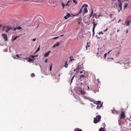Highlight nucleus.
Wrapping results in <instances>:
<instances>
[{
  "label": "nucleus",
  "mask_w": 131,
  "mask_h": 131,
  "mask_svg": "<svg viewBox=\"0 0 131 131\" xmlns=\"http://www.w3.org/2000/svg\"><path fill=\"white\" fill-rule=\"evenodd\" d=\"M118 1L119 2L118 3V4L117 5V3H114V4L115 5V6H114L115 8H116L118 7V8H117L118 9L119 8H120V10H121L122 9V4L121 2V0H118Z\"/></svg>",
  "instance_id": "obj_1"
},
{
  "label": "nucleus",
  "mask_w": 131,
  "mask_h": 131,
  "mask_svg": "<svg viewBox=\"0 0 131 131\" xmlns=\"http://www.w3.org/2000/svg\"><path fill=\"white\" fill-rule=\"evenodd\" d=\"M101 118V116L100 115L97 116L95 117L94 118V123L95 124L97 123L100 121Z\"/></svg>",
  "instance_id": "obj_2"
},
{
  "label": "nucleus",
  "mask_w": 131,
  "mask_h": 131,
  "mask_svg": "<svg viewBox=\"0 0 131 131\" xmlns=\"http://www.w3.org/2000/svg\"><path fill=\"white\" fill-rule=\"evenodd\" d=\"M94 104L98 105L99 104V105H97L96 107V108L97 109H99L100 107H102L103 105V103H101V101H98L97 102H95L93 103Z\"/></svg>",
  "instance_id": "obj_3"
},
{
  "label": "nucleus",
  "mask_w": 131,
  "mask_h": 131,
  "mask_svg": "<svg viewBox=\"0 0 131 131\" xmlns=\"http://www.w3.org/2000/svg\"><path fill=\"white\" fill-rule=\"evenodd\" d=\"M2 36L5 41H7L8 40V38L7 35L6 34H3L2 35Z\"/></svg>",
  "instance_id": "obj_4"
},
{
  "label": "nucleus",
  "mask_w": 131,
  "mask_h": 131,
  "mask_svg": "<svg viewBox=\"0 0 131 131\" xmlns=\"http://www.w3.org/2000/svg\"><path fill=\"white\" fill-rule=\"evenodd\" d=\"M125 116L124 113L123 111H121V118L124 119L125 118Z\"/></svg>",
  "instance_id": "obj_5"
},
{
  "label": "nucleus",
  "mask_w": 131,
  "mask_h": 131,
  "mask_svg": "<svg viewBox=\"0 0 131 131\" xmlns=\"http://www.w3.org/2000/svg\"><path fill=\"white\" fill-rule=\"evenodd\" d=\"M6 28H7V29L6 30V32H8L9 30L12 29V27L10 26H6Z\"/></svg>",
  "instance_id": "obj_6"
},
{
  "label": "nucleus",
  "mask_w": 131,
  "mask_h": 131,
  "mask_svg": "<svg viewBox=\"0 0 131 131\" xmlns=\"http://www.w3.org/2000/svg\"><path fill=\"white\" fill-rule=\"evenodd\" d=\"M71 16L70 13H68L65 16H64V18L65 19H67L68 18H69Z\"/></svg>",
  "instance_id": "obj_7"
},
{
  "label": "nucleus",
  "mask_w": 131,
  "mask_h": 131,
  "mask_svg": "<svg viewBox=\"0 0 131 131\" xmlns=\"http://www.w3.org/2000/svg\"><path fill=\"white\" fill-rule=\"evenodd\" d=\"M51 52V51H49L47 52L46 53H45L44 55V56L45 57H47L49 56V53Z\"/></svg>",
  "instance_id": "obj_8"
},
{
  "label": "nucleus",
  "mask_w": 131,
  "mask_h": 131,
  "mask_svg": "<svg viewBox=\"0 0 131 131\" xmlns=\"http://www.w3.org/2000/svg\"><path fill=\"white\" fill-rule=\"evenodd\" d=\"M88 12L87 8L85 7L84 9L83 14L85 15V13Z\"/></svg>",
  "instance_id": "obj_9"
},
{
  "label": "nucleus",
  "mask_w": 131,
  "mask_h": 131,
  "mask_svg": "<svg viewBox=\"0 0 131 131\" xmlns=\"http://www.w3.org/2000/svg\"><path fill=\"white\" fill-rule=\"evenodd\" d=\"M131 21H130L128 20L127 21H126L125 22V24L126 23V26H129V24H130V23Z\"/></svg>",
  "instance_id": "obj_10"
},
{
  "label": "nucleus",
  "mask_w": 131,
  "mask_h": 131,
  "mask_svg": "<svg viewBox=\"0 0 131 131\" xmlns=\"http://www.w3.org/2000/svg\"><path fill=\"white\" fill-rule=\"evenodd\" d=\"M93 29H95V27L97 25V23L95 24V22L94 21L93 23Z\"/></svg>",
  "instance_id": "obj_11"
},
{
  "label": "nucleus",
  "mask_w": 131,
  "mask_h": 131,
  "mask_svg": "<svg viewBox=\"0 0 131 131\" xmlns=\"http://www.w3.org/2000/svg\"><path fill=\"white\" fill-rule=\"evenodd\" d=\"M74 131H83L81 129L77 128L74 129Z\"/></svg>",
  "instance_id": "obj_12"
},
{
  "label": "nucleus",
  "mask_w": 131,
  "mask_h": 131,
  "mask_svg": "<svg viewBox=\"0 0 131 131\" xmlns=\"http://www.w3.org/2000/svg\"><path fill=\"white\" fill-rule=\"evenodd\" d=\"M83 97H84V99H86L90 100V99H91V98L90 97H87V96H84Z\"/></svg>",
  "instance_id": "obj_13"
},
{
  "label": "nucleus",
  "mask_w": 131,
  "mask_h": 131,
  "mask_svg": "<svg viewBox=\"0 0 131 131\" xmlns=\"http://www.w3.org/2000/svg\"><path fill=\"white\" fill-rule=\"evenodd\" d=\"M75 76V75H73V77H72V78L71 80V81H70V83L71 84L72 83V81L73 80Z\"/></svg>",
  "instance_id": "obj_14"
},
{
  "label": "nucleus",
  "mask_w": 131,
  "mask_h": 131,
  "mask_svg": "<svg viewBox=\"0 0 131 131\" xmlns=\"http://www.w3.org/2000/svg\"><path fill=\"white\" fill-rule=\"evenodd\" d=\"M19 36H16L13 38V39H12V41H14V40H16L17 39V38H18V37Z\"/></svg>",
  "instance_id": "obj_15"
},
{
  "label": "nucleus",
  "mask_w": 131,
  "mask_h": 131,
  "mask_svg": "<svg viewBox=\"0 0 131 131\" xmlns=\"http://www.w3.org/2000/svg\"><path fill=\"white\" fill-rule=\"evenodd\" d=\"M60 43L59 42H57L55 44L57 47L59 46L60 45Z\"/></svg>",
  "instance_id": "obj_16"
},
{
  "label": "nucleus",
  "mask_w": 131,
  "mask_h": 131,
  "mask_svg": "<svg viewBox=\"0 0 131 131\" xmlns=\"http://www.w3.org/2000/svg\"><path fill=\"white\" fill-rule=\"evenodd\" d=\"M99 131H105L104 128L102 127L100 128L99 130Z\"/></svg>",
  "instance_id": "obj_17"
},
{
  "label": "nucleus",
  "mask_w": 131,
  "mask_h": 131,
  "mask_svg": "<svg viewBox=\"0 0 131 131\" xmlns=\"http://www.w3.org/2000/svg\"><path fill=\"white\" fill-rule=\"evenodd\" d=\"M61 5L62 6L63 9L64 8V7L65 6V5L64 3L63 2H62Z\"/></svg>",
  "instance_id": "obj_18"
},
{
  "label": "nucleus",
  "mask_w": 131,
  "mask_h": 131,
  "mask_svg": "<svg viewBox=\"0 0 131 131\" xmlns=\"http://www.w3.org/2000/svg\"><path fill=\"white\" fill-rule=\"evenodd\" d=\"M85 7L87 8L88 7V5L86 4H84L82 5V7Z\"/></svg>",
  "instance_id": "obj_19"
},
{
  "label": "nucleus",
  "mask_w": 131,
  "mask_h": 131,
  "mask_svg": "<svg viewBox=\"0 0 131 131\" xmlns=\"http://www.w3.org/2000/svg\"><path fill=\"white\" fill-rule=\"evenodd\" d=\"M6 28V26H4L3 27V28L2 29V31H4L5 30V28Z\"/></svg>",
  "instance_id": "obj_20"
},
{
  "label": "nucleus",
  "mask_w": 131,
  "mask_h": 131,
  "mask_svg": "<svg viewBox=\"0 0 131 131\" xmlns=\"http://www.w3.org/2000/svg\"><path fill=\"white\" fill-rule=\"evenodd\" d=\"M67 61H66V62L65 65V67L66 68H67L68 66V64H67Z\"/></svg>",
  "instance_id": "obj_21"
},
{
  "label": "nucleus",
  "mask_w": 131,
  "mask_h": 131,
  "mask_svg": "<svg viewBox=\"0 0 131 131\" xmlns=\"http://www.w3.org/2000/svg\"><path fill=\"white\" fill-rule=\"evenodd\" d=\"M84 76L83 74H81L80 76V79H81L84 77Z\"/></svg>",
  "instance_id": "obj_22"
},
{
  "label": "nucleus",
  "mask_w": 131,
  "mask_h": 131,
  "mask_svg": "<svg viewBox=\"0 0 131 131\" xmlns=\"http://www.w3.org/2000/svg\"><path fill=\"white\" fill-rule=\"evenodd\" d=\"M128 6V4L127 3L125 4L124 6V8H126Z\"/></svg>",
  "instance_id": "obj_23"
},
{
  "label": "nucleus",
  "mask_w": 131,
  "mask_h": 131,
  "mask_svg": "<svg viewBox=\"0 0 131 131\" xmlns=\"http://www.w3.org/2000/svg\"><path fill=\"white\" fill-rule=\"evenodd\" d=\"M52 63H51V65L50 66V70L51 71L52 70Z\"/></svg>",
  "instance_id": "obj_24"
},
{
  "label": "nucleus",
  "mask_w": 131,
  "mask_h": 131,
  "mask_svg": "<svg viewBox=\"0 0 131 131\" xmlns=\"http://www.w3.org/2000/svg\"><path fill=\"white\" fill-rule=\"evenodd\" d=\"M31 76L32 77H35V74L32 73L31 74Z\"/></svg>",
  "instance_id": "obj_25"
},
{
  "label": "nucleus",
  "mask_w": 131,
  "mask_h": 131,
  "mask_svg": "<svg viewBox=\"0 0 131 131\" xmlns=\"http://www.w3.org/2000/svg\"><path fill=\"white\" fill-rule=\"evenodd\" d=\"M28 58V59H29V60H28V62L31 61L32 60V59H31L30 58L28 57V58Z\"/></svg>",
  "instance_id": "obj_26"
},
{
  "label": "nucleus",
  "mask_w": 131,
  "mask_h": 131,
  "mask_svg": "<svg viewBox=\"0 0 131 131\" xmlns=\"http://www.w3.org/2000/svg\"><path fill=\"white\" fill-rule=\"evenodd\" d=\"M114 111L115 112V113H116L117 114H119V111H116L114 110Z\"/></svg>",
  "instance_id": "obj_27"
},
{
  "label": "nucleus",
  "mask_w": 131,
  "mask_h": 131,
  "mask_svg": "<svg viewBox=\"0 0 131 131\" xmlns=\"http://www.w3.org/2000/svg\"><path fill=\"white\" fill-rule=\"evenodd\" d=\"M16 28L17 29L20 30L21 29H22V28L20 26H19Z\"/></svg>",
  "instance_id": "obj_28"
},
{
  "label": "nucleus",
  "mask_w": 131,
  "mask_h": 131,
  "mask_svg": "<svg viewBox=\"0 0 131 131\" xmlns=\"http://www.w3.org/2000/svg\"><path fill=\"white\" fill-rule=\"evenodd\" d=\"M72 1H73V2H74L75 4H76L78 3L75 0H72Z\"/></svg>",
  "instance_id": "obj_29"
},
{
  "label": "nucleus",
  "mask_w": 131,
  "mask_h": 131,
  "mask_svg": "<svg viewBox=\"0 0 131 131\" xmlns=\"http://www.w3.org/2000/svg\"><path fill=\"white\" fill-rule=\"evenodd\" d=\"M80 92L81 93H82V94H83L84 95L85 94V92L83 91H81Z\"/></svg>",
  "instance_id": "obj_30"
},
{
  "label": "nucleus",
  "mask_w": 131,
  "mask_h": 131,
  "mask_svg": "<svg viewBox=\"0 0 131 131\" xmlns=\"http://www.w3.org/2000/svg\"><path fill=\"white\" fill-rule=\"evenodd\" d=\"M40 46L39 45V47L37 48V49L36 50L37 51H38L40 50Z\"/></svg>",
  "instance_id": "obj_31"
},
{
  "label": "nucleus",
  "mask_w": 131,
  "mask_h": 131,
  "mask_svg": "<svg viewBox=\"0 0 131 131\" xmlns=\"http://www.w3.org/2000/svg\"><path fill=\"white\" fill-rule=\"evenodd\" d=\"M94 29H92V32H93V36L94 34V32H95V31H94Z\"/></svg>",
  "instance_id": "obj_32"
},
{
  "label": "nucleus",
  "mask_w": 131,
  "mask_h": 131,
  "mask_svg": "<svg viewBox=\"0 0 131 131\" xmlns=\"http://www.w3.org/2000/svg\"><path fill=\"white\" fill-rule=\"evenodd\" d=\"M101 34H103L102 31H101L99 32L98 33V34L99 35H100Z\"/></svg>",
  "instance_id": "obj_33"
},
{
  "label": "nucleus",
  "mask_w": 131,
  "mask_h": 131,
  "mask_svg": "<svg viewBox=\"0 0 131 131\" xmlns=\"http://www.w3.org/2000/svg\"><path fill=\"white\" fill-rule=\"evenodd\" d=\"M82 12V9H81L79 12L78 13V14H81Z\"/></svg>",
  "instance_id": "obj_34"
},
{
  "label": "nucleus",
  "mask_w": 131,
  "mask_h": 131,
  "mask_svg": "<svg viewBox=\"0 0 131 131\" xmlns=\"http://www.w3.org/2000/svg\"><path fill=\"white\" fill-rule=\"evenodd\" d=\"M71 15H72L73 16H77V15H78L79 14H78V13H77L75 15H73V14H71Z\"/></svg>",
  "instance_id": "obj_35"
},
{
  "label": "nucleus",
  "mask_w": 131,
  "mask_h": 131,
  "mask_svg": "<svg viewBox=\"0 0 131 131\" xmlns=\"http://www.w3.org/2000/svg\"><path fill=\"white\" fill-rule=\"evenodd\" d=\"M93 9H92L91 11V15H92L93 14Z\"/></svg>",
  "instance_id": "obj_36"
},
{
  "label": "nucleus",
  "mask_w": 131,
  "mask_h": 131,
  "mask_svg": "<svg viewBox=\"0 0 131 131\" xmlns=\"http://www.w3.org/2000/svg\"><path fill=\"white\" fill-rule=\"evenodd\" d=\"M88 43H89L88 42H87V46H86V49H87L88 48H87V47H90V46L88 45Z\"/></svg>",
  "instance_id": "obj_37"
},
{
  "label": "nucleus",
  "mask_w": 131,
  "mask_h": 131,
  "mask_svg": "<svg viewBox=\"0 0 131 131\" xmlns=\"http://www.w3.org/2000/svg\"><path fill=\"white\" fill-rule=\"evenodd\" d=\"M120 53V51H118L117 52V53H116V56H117V55H118V54H119Z\"/></svg>",
  "instance_id": "obj_38"
},
{
  "label": "nucleus",
  "mask_w": 131,
  "mask_h": 131,
  "mask_svg": "<svg viewBox=\"0 0 131 131\" xmlns=\"http://www.w3.org/2000/svg\"><path fill=\"white\" fill-rule=\"evenodd\" d=\"M59 37H54L53 38H52L53 39H56L57 38H59Z\"/></svg>",
  "instance_id": "obj_39"
},
{
  "label": "nucleus",
  "mask_w": 131,
  "mask_h": 131,
  "mask_svg": "<svg viewBox=\"0 0 131 131\" xmlns=\"http://www.w3.org/2000/svg\"><path fill=\"white\" fill-rule=\"evenodd\" d=\"M30 57L32 58H35L34 55H31L30 56Z\"/></svg>",
  "instance_id": "obj_40"
},
{
  "label": "nucleus",
  "mask_w": 131,
  "mask_h": 131,
  "mask_svg": "<svg viewBox=\"0 0 131 131\" xmlns=\"http://www.w3.org/2000/svg\"><path fill=\"white\" fill-rule=\"evenodd\" d=\"M79 68V66H78V67L76 69L74 70V71H75L76 70H77V69H78Z\"/></svg>",
  "instance_id": "obj_41"
},
{
  "label": "nucleus",
  "mask_w": 131,
  "mask_h": 131,
  "mask_svg": "<svg viewBox=\"0 0 131 131\" xmlns=\"http://www.w3.org/2000/svg\"><path fill=\"white\" fill-rule=\"evenodd\" d=\"M97 82L99 83L100 82V81H99V79H98L97 80Z\"/></svg>",
  "instance_id": "obj_42"
},
{
  "label": "nucleus",
  "mask_w": 131,
  "mask_h": 131,
  "mask_svg": "<svg viewBox=\"0 0 131 131\" xmlns=\"http://www.w3.org/2000/svg\"><path fill=\"white\" fill-rule=\"evenodd\" d=\"M112 15L113 14H110L109 15L110 16L111 18H112Z\"/></svg>",
  "instance_id": "obj_43"
},
{
  "label": "nucleus",
  "mask_w": 131,
  "mask_h": 131,
  "mask_svg": "<svg viewBox=\"0 0 131 131\" xmlns=\"http://www.w3.org/2000/svg\"><path fill=\"white\" fill-rule=\"evenodd\" d=\"M71 57H70V60L69 61H72L74 59H71Z\"/></svg>",
  "instance_id": "obj_44"
},
{
  "label": "nucleus",
  "mask_w": 131,
  "mask_h": 131,
  "mask_svg": "<svg viewBox=\"0 0 131 131\" xmlns=\"http://www.w3.org/2000/svg\"><path fill=\"white\" fill-rule=\"evenodd\" d=\"M108 59L110 60V61H111V59H112V60H113V58H108Z\"/></svg>",
  "instance_id": "obj_45"
},
{
  "label": "nucleus",
  "mask_w": 131,
  "mask_h": 131,
  "mask_svg": "<svg viewBox=\"0 0 131 131\" xmlns=\"http://www.w3.org/2000/svg\"><path fill=\"white\" fill-rule=\"evenodd\" d=\"M103 127H104L106 126V125L104 123L103 124Z\"/></svg>",
  "instance_id": "obj_46"
},
{
  "label": "nucleus",
  "mask_w": 131,
  "mask_h": 131,
  "mask_svg": "<svg viewBox=\"0 0 131 131\" xmlns=\"http://www.w3.org/2000/svg\"><path fill=\"white\" fill-rule=\"evenodd\" d=\"M96 14H93V17H94V16H95V17L96 16Z\"/></svg>",
  "instance_id": "obj_47"
},
{
  "label": "nucleus",
  "mask_w": 131,
  "mask_h": 131,
  "mask_svg": "<svg viewBox=\"0 0 131 131\" xmlns=\"http://www.w3.org/2000/svg\"><path fill=\"white\" fill-rule=\"evenodd\" d=\"M106 55H107V53H106L104 54V57L105 58H106Z\"/></svg>",
  "instance_id": "obj_48"
},
{
  "label": "nucleus",
  "mask_w": 131,
  "mask_h": 131,
  "mask_svg": "<svg viewBox=\"0 0 131 131\" xmlns=\"http://www.w3.org/2000/svg\"><path fill=\"white\" fill-rule=\"evenodd\" d=\"M56 45L55 44L52 47H53V48H55V47H56Z\"/></svg>",
  "instance_id": "obj_49"
},
{
  "label": "nucleus",
  "mask_w": 131,
  "mask_h": 131,
  "mask_svg": "<svg viewBox=\"0 0 131 131\" xmlns=\"http://www.w3.org/2000/svg\"><path fill=\"white\" fill-rule=\"evenodd\" d=\"M36 38H34L32 39V41H35L36 40Z\"/></svg>",
  "instance_id": "obj_50"
},
{
  "label": "nucleus",
  "mask_w": 131,
  "mask_h": 131,
  "mask_svg": "<svg viewBox=\"0 0 131 131\" xmlns=\"http://www.w3.org/2000/svg\"><path fill=\"white\" fill-rule=\"evenodd\" d=\"M107 29L106 28L104 30V32H105L107 30Z\"/></svg>",
  "instance_id": "obj_51"
},
{
  "label": "nucleus",
  "mask_w": 131,
  "mask_h": 131,
  "mask_svg": "<svg viewBox=\"0 0 131 131\" xmlns=\"http://www.w3.org/2000/svg\"><path fill=\"white\" fill-rule=\"evenodd\" d=\"M112 51V50H110V51H108V52H107V53H108V54H109V53H110V52H111V51Z\"/></svg>",
  "instance_id": "obj_52"
},
{
  "label": "nucleus",
  "mask_w": 131,
  "mask_h": 131,
  "mask_svg": "<svg viewBox=\"0 0 131 131\" xmlns=\"http://www.w3.org/2000/svg\"><path fill=\"white\" fill-rule=\"evenodd\" d=\"M47 59H46L45 60V62L46 63H47Z\"/></svg>",
  "instance_id": "obj_53"
},
{
  "label": "nucleus",
  "mask_w": 131,
  "mask_h": 131,
  "mask_svg": "<svg viewBox=\"0 0 131 131\" xmlns=\"http://www.w3.org/2000/svg\"><path fill=\"white\" fill-rule=\"evenodd\" d=\"M121 21V19H119V21L118 22V23H119V22Z\"/></svg>",
  "instance_id": "obj_54"
},
{
  "label": "nucleus",
  "mask_w": 131,
  "mask_h": 131,
  "mask_svg": "<svg viewBox=\"0 0 131 131\" xmlns=\"http://www.w3.org/2000/svg\"><path fill=\"white\" fill-rule=\"evenodd\" d=\"M16 56L18 58H19V54H17L16 55Z\"/></svg>",
  "instance_id": "obj_55"
},
{
  "label": "nucleus",
  "mask_w": 131,
  "mask_h": 131,
  "mask_svg": "<svg viewBox=\"0 0 131 131\" xmlns=\"http://www.w3.org/2000/svg\"><path fill=\"white\" fill-rule=\"evenodd\" d=\"M69 5V3H67V4L65 5V6H67Z\"/></svg>",
  "instance_id": "obj_56"
},
{
  "label": "nucleus",
  "mask_w": 131,
  "mask_h": 131,
  "mask_svg": "<svg viewBox=\"0 0 131 131\" xmlns=\"http://www.w3.org/2000/svg\"><path fill=\"white\" fill-rule=\"evenodd\" d=\"M16 29H17V28H14V31H15L16 30Z\"/></svg>",
  "instance_id": "obj_57"
},
{
  "label": "nucleus",
  "mask_w": 131,
  "mask_h": 131,
  "mask_svg": "<svg viewBox=\"0 0 131 131\" xmlns=\"http://www.w3.org/2000/svg\"><path fill=\"white\" fill-rule=\"evenodd\" d=\"M38 55H34L35 57H38Z\"/></svg>",
  "instance_id": "obj_58"
},
{
  "label": "nucleus",
  "mask_w": 131,
  "mask_h": 131,
  "mask_svg": "<svg viewBox=\"0 0 131 131\" xmlns=\"http://www.w3.org/2000/svg\"><path fill=\"white\" fill-rule=\"evenodd\" d=\"M83 73V71H81L80 72V73L81 74L82 73Z\"/></svg>",
  "instance_id": "obj_59"
},
{
  "label": "nucleus",
  "mask_w": 131,
  "mask_h": 131,
  "mask_svg": "<svg viewBox=\"0 0 131 131\" xmlns=\"http://www.w3.org/2000/svg\"><path fill=\"white\" fill-rule=\"evenodd\" d=\"M38 52V51H37V50L34 53V54H35L37 52Z\"/></svg>",
  "instance_id": "obj_60"
},
{
  "label": "nucleus",
  "mask_w": 131,
  "mask_h": 131,
  "mask_svg": "<svg viewBox=\"0 0 131 131\" xmlns=\"http://www.w3.org/2000/svg\"><path fill=\"white\" fill-rule=\"evenodd\" d=\"M118 9V12H120V10H120V9Z\"/></svg>",
  "instance_id": "obj_61"
},
{
  "label": "nucleus",
  "mask_w": 131,
  "mask_h": 131,
  "mask_svg": "<svg viewBox=\"0 0 131 131\" xmlns=\"http://www.w3.org/2000/svg\"><path fill=\"white\" fill-rule=\"evenodd\" d=\"M112 113H113V114H114L115 113L113 112V111H114V110L113 111L112 110Z\"/></svg>",
  "instance_id": "obj_62"
},
{
  "label": "nucleus",
  "mask_w": 131,
  "mask_h": 131,
  "mask_svg": "<svg viewBox=\"0 0 131 131\" xmlns=\"http://www.w3.org/2000/svg\"><path fill=\"white\" fill-rule=\"evenodd\" d=\"M128 30L127 29V30H126V33H127L128 32Z\"/></svg>",
  "instance_id": "obj_63"
},
{
  "label": "nucleus",
  "mask_w": 131,
  "mask_h": 131,
  "mask_svg": "<svg viewBox=\"0 0 131 131\" xmlns=\"http://www.w3.org/2000/svg\"><path fill=\"white\" fill-rule=\"evenodd\" d=\"M70 2V1L69 0L68 1L67 3H69Z\"/></svg>",
  "instance_id": "obj_64"
}]
</instances>
